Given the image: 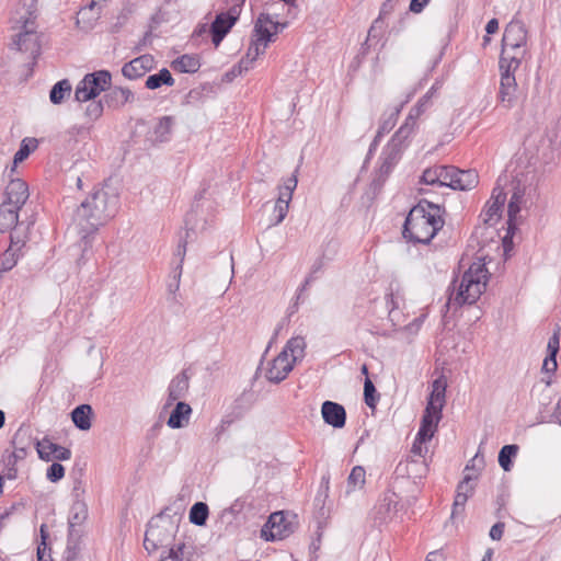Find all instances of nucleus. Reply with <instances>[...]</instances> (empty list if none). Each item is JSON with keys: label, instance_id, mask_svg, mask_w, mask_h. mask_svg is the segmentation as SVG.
I'll return each instance as SVG.
<instances>
[{"label": "nucleus", "instance_id": "f257e3e1", "mask_svg": "<svg viewBox=\"0 0 561 561\" xmlns=\"http://www.w3.org/2000/svg\"><path fill=\"white\" fill-rule=\"evenodd\" d=\"M118 207L119 195L114 188L96 187L77 207L73 222L85 234L95 232L116 215Z\"/></svg>", "mask_w": 561, "mask_h": 561}, {"label": "nucleus", "instance_id": "f03ea898", "mask_svg": "<svg viewBox=\"0 0 561 561\" xmlns=\"http://www.w3.org/2000/svg\"><path fill=\"white\" fill-rule=\"evenodd\" d=\"M440 206L426 199L413 206L405 217L402 236L409 242L428 244L444 226Z\"/></svg>", "mask_w": 561, "mask_h": 561}, {"label": "nucleus", "instance_id": "7ed1b4c3", "mask_svg": "<svg viewBox=\"0 0 561 561\" xmlns=\"http://www.w3.org/2000/svg\"><path fill=\"white\" fill-rule=\"evenodd\" d=\"M489 276L484 263H472L463 273L459 285L456 287V282L453 283L454 289L448 302L455 301L459 306L474 304L485 290Z\"/></svg>", "mask_w": 561, "mask_h": 561}, {"label": "nucleus", "instance_id": "20e7f679", "mask_svg": "<svg viewBox=\"0 0 561 561\" xmlns=\"http://www.w3.org/2000/svg\"><path fill=\"white\" fill-rule=\"evenodd\" d=\"M169 508L161 511L158 515L152 517L145 533L144 547L151 553L159 548H165L170 545L174 536V524L170 518H167L165 512Z\"/></svg>", "mask_w": 561, "mask_h": 561}, {"label": "nucleus", "instance_id": "39448f33", "mask_svg": "<svg viewBox=\"0 0 561 561\" xmlns=\"http://www.w3.org/2000/svg\"><path fill=\"white\" fill-rule=\"evenodd\" d=\"M518 13L506 25L502 38V51L500 58H510L516 56L518 64L525 56V46L527 43V28L522 20L518 19Z\"/></svg>", "mask_w": 561, "mask_h": 561}, {"label": "nucleus", "instance_id": "423d86ee", "mask_svg": "<svg viewBox=\"0 0 561 561\" xmlns=\"http://www.w3.org/2000/svg\"><path fill=\"white\" fill-rule=\"evenodd\" d=\"M298 516L290 512L272 513L262 526L261 538L265 541L283 540L293 535L299 526Z\"/></svg>", "mask_w": 561, "mask_h": 561}, {"label": "nucleus", "instance_id": "0eeeda50", "mask_svg": "<svg viewBox=\"0 0 561 561\" xmlns=\"http://www.w3.org/2000/svg\"><path fill=\"white\" fill-rule=\"evenodd\" d=\"M518 58L516 56L510 58H500L499 68L501 72L500 88L497 99L500 103L511 108L517 100V83L515 71L519 68Z\"/></svg>", "mask_w": 561, "mask_h": 561}, {"label": "nucleus", "instance_id": "6e6552de", "mask_svg": "<svg viewBox=\"0 0 561 561\" xmlns=\"http://www.w3.org/2000/svg\"><path fill=\"white\" fill-rule=\"evenodd\" d=\"M112 85V75L108 70H98L87 73L76 87L75 100L79 103L89 102L107 91Z\"/></svg>", "mask_w": 561, "mask_h": 561}, {"label": "nucleus", "instance_id": "1a4fd4ad", "mask_svg": "<svg viewBox=\"0 0 561 561\" xmlns=\"http://www.w3.org/2000/svg\"><path fill=\"white\" fill-rule=\"evenodd\" d=\"M268 22H271V14L262 12L254 23L251 43L247 51L254 61L265 53L267 45L274 42L273 34L267 27Z\"/></svg>", "mask_w": 561, "mask_h": 561}, {"label": "nucleus", "instance_id": "9d476101", "mask_svg": "<svg viewBox=\"0 0 561 561\" xmlns=\"http://www.w3.org/2000/svg\"><path fill=\"white\" fill-rule=\"evenodd\" d=\"M505 202L506 193L504 190L500 186L494 187L491 198L480 215L484 225L494 226L501 219Z\"/></svg>", "mask_w": 561, "mask_h": 561}, {"label": "nucleus", "instance_id": "9b49d317", "mask_svg": "<svg viewBox=\"0 0 561 561\" xmlns=\"http://www.w3.org/2000/svg\"><path fill=\"white\" fill-rule=\"evenodd\" d=\"M524 196L525 190L517 184L507 205V233L503 239L504 245H506L508 238H512L517 230V218Z\"/></svg>", "mask_w": 561, "mask_h": 561}, {"label": "nucleus", "instance_id": "f8f14e48", "mask_svg": "<svg viewBox=\"0 0 561 561\" xmlns=\"http://www.w3.org/2000/svg\"><path fill=\"white\" fill-rule=\"evenodd\" d=\"M2 202L22 208L28 199V185L21 179H11L4 188Z\"/></svg>", "mask_w": 561, "mask_h": 561}, {"label": "nucleus", "instance_id": "ddd939ff", "mask_svg": "<svg viewBox=\"0 0 561 561\" xmlns=\"http://www.w3.org/2000/svg\"><path fill=\"white\" fill-rule=\"evenodd\" d=\"M294 362L289 360L286 352H280L271 363L266 369V378L273 383H279L294 368Z\"/></svg>", "mask_w": 561, "mask_h": 561}, {"label": "nucleus", "instance_id": "4468645a", "mask_svg": "<svg viewBox=\"0 0 561 561\" xmlns=\"http://www.w3.org/2000/svg\"><path fill=\"white\" fill-rule=\"evenodd\" d=\"M36 450L39 459L45 461H50L53 459L64 461L71 458V450L69 448L53 443L46 437L36 443Z\"/></svg>", "mask_w": 561, "mask_h": 561}, {"label": "nucleus", "instance_id": "2eb2a0df", "mask_svg": "<svg viewBox=\"0 0 561 561\" xmlns=\"http://www.w3.org/2000/svg\"><path fill=\"white\" fill-rule=\"evenodd\" d=\"M399 497L394 492H387L374 508V519L378 524L390 520L398 512Z\"/></svg>", "mask_w": 561, "mask_h": 561}, {"label": "nucleus", "instance_id": "dca6fc26", "mask_svg": "<svg viewBox=\"0 0 561 561\" xmlns=\"http://www.w3.org/2000/svg\"><path fill=\"white\" fill-rule=\"evenodd\" d=\"M153 66L154 58L149 54H145L126 62L122 68V73L127 79L135 80L145 76Z\"/></svg>", "mask_w": 561, "mask_h": 561}, {"label": "nucleus", "instance_id": "f3484780", "mask_svg": "<svg viewBox=\"0 0 561 561\" xmlns=\"http://www.w3.org/2000/svg\"><path fill=\"white\" fill-rule=\"evenodd\" d=\"M322 419L325 424L334 427L342 428L346 423L345 408L333 401H324L321 407Z\"/></svg>", "mask_w": 561, "mask_h": 561}, {"label": "nucleus", "instance_id": "a211bd4d", "mask_svg": "<svg viewBox=\"0 0 561 561\" xmlns=\"http://www.w3.org/2000/svg\"><path fill=\"white\" fill-rule=\"evenodd\" d=\"M16 37L18 38L14 43L19 50L31 51L34 60L41 55L38 35L33 28H27V24H23L22 31L16 35Z\"/></svg>", "mask_w": 561, "mask_h": 561}, {"label": "nucleus", "instance_id": "6ab92c4d", "mask_svg": "<svg viewBox=\"0 0 561 561\" xmlns=\"http://www.w3.org/2000/svg\"><path fill=\"white\" fill-rule=\"evenodd\" d=\"M10 247L0 255V272L11 271L18 263L20 251L24 247L25 241L15 238L13 233L10 236Z\"/></svg>", "mask_w": 561, "mask_h": 561}, {"label": "nucleus", "instance_id": "aec40b11", "mask_svg": "<svg viewBox=\"0 0 561 561\" xmlns=\"http://www.w3.org/2000/svg\"><path fill=\"white\" fill-rule=\"evenodd\" d=\"M190 376L187 375V370H182L170 382L168 388V402L167 404H172L174 401L184 398L190 385Z\"/></svg>", "mask_w": 561, "mask_h": 561}, {"label": "nucleus", "instance_id": "412c9836", "mask_svg": "<svg viewBox=\"0 0 561 561\" xmlns=\"http://www.w3.org/2000/svg\"><path fill=\"white\" fill-rule=\"evenodd\" d=\"M413 133L408 127H400L389 140L386 150L391 152L392 160H399L402 151L409 146Z\"/></svg>", "mask_w": 561, "mask_h": 561}, {"label": "nucleus", "instance_id": "4be33fe9", "mask_svg": "<svg viewBox=\"0 0 561 561\" xmlns=\"http://www.w3.org/2000/svg\"><path fill=\"white\" fill-rule=\"evenodd\" d=\"M134 99V93L127 88H111L104 94L102 101L107 107L117 108Z\"/></svg>", "mask_w": 561, "mask_h": 561}, {"label": "nucleus", "instance_id": "5701e85b", "mask_svg": "<svg viewBox=\"0 0 561 561\" xmlns=\"http://www.w3.org/2000/svg\"><path fill=\"white\" fill-rule=\"evenodd\" d=\"M560 350V329L556 330L549 337L547 345V356L542 363V370L550 374L554 373L558 368L557 355Z\"/></svg>", "mask_w": 561, "mask_h": 561}, {"label": "nucleus", "instance_id": "b1692460", "mask_svg": "<svg viewBox=\"0 0 561 561\" xmlns=\"http://www.w3.org/2000/svg\"><path fill=\"white\" fill-rule=\"evenodd\" d=\"M233 25H230V21L227 20L226 14L219 12L216 14L215 20L209 26V33L211 35V42L215 47H218L224 41L226 35L230 32Z\"/></svg>", "mask_w": 561, "mask_h": 561}, {"label": "nucleus", "instance_id": "393cba45", "mask_svg": "<svg viewBox=\"0 0 561 561\" xmlns=\"http://www.w3.org/2000/svg\"><path fill=\"white\" fill-rule=\"evenodd\" d=\"M26 434L22 428H19L12 437L11 445L13 453L8 457V466H15L19 460H23L27 455L28 443Z\"/></svg>", "mask_w": 561, "mask_h": 561}, {"label": "nucleus", "instance_id": "a878e982", "mask_svg": "<svg viewBox=\"0 0 561 561\" xmlns=\"http://www.w3.org/2000/svg\"><path fill=\"white\" fill-rule=\"evenodd\" d=\"M413 94H414V91L411 92L403 102H401L399 105L392 107L388 114L385 113L382 115L378 130H377V138H382L386 134H388L394 127L397 119L401 113V110L410 101V99L413 96Z\"/></svg>", "mask_w": 561, "mask_h": 561}, {"label": "nucleus", "instance_id": "bb28decb", "mask_svg": "<svg viewBox=\"0 0 561 561\" xmlns=\"http://www.w3.org/2000/svg\"><path fill=\"white\" fill-rule=\"evenodd\" d=\"M191 413L192 408L187 403L178 401L167 421L168 426L174 430L184 427L188 423Z\"/></svg>", "mask_w": 561, "mask_h": 561}, {"label": "nucleus", "instance_id": "cd10ccee", "mask_svg": "<svg viewBox=\"0 0 561 561\" xmlns=\"http://www.w3.org/2000/svg\"><path fill=\"white\" fill-rule=\"evenodd\" d=\"M174 118L172 116H162L153 127L150 140L153 144L167 142L171 138Z\"/></svg>", "mask_w": 561, "mask_h": 561}, {"label": "nucleus", "instance_id": "c85d7f7f", "mask_svg": "<svg viewBox=\"0 0 561 561\" xmlns=\"http://www.w3.org/2000/svg\"><path fill=\"white\" fill-rule=\"evenodd\" d=\"M16 206L9 205L4 202L0 204V231L5 232L12 230L19 224V210Z\"/></svg>", "mask_w": 561, "mask_h": 561}, {"label": "nucleus", "instance_id": "c756f323", "mask_svg": "<svg viewBox=\"0 0 561 561\" xmlns=\"http://www.w3.org/2000/svg\"><path fill=\"white\" fill-rule=\"evenodd\" d=\"M93 410L90 404H80L71 411V420L75 426L80 431H88L92 426Z\"/></svg>", "mask_w": 561, "mask_h": 561}, {"label": "nucleus", "instance_id": "7c9ffc66", "mask_svg": "<svg viewBox=\"0 0 561 561\" xmlns=\"http://www.w3.org/2000/svg\"><path fill=\"white\" fill-rule=\"evenodd\" d=\"M171 67L182 73H195L201 68V60L197 55L184 54L174 59Z\"/></svg>", "mask_w": 561, "mask_h": 561}, {"label": "nucleus", "instance_id": "2f4dec72", "mask_svg": "<svg viewBox=\"0 0 561 561\" xmlns=\"http://www.w3.org/2000/svg\"><path fill=\"white\" fill-rule=\"evenodd\" d=\"M440 420H438V416H430V415H422L421 424L416 434V440L420 443H426L431 440L437 431L438 423Z\"/></svg>", "mask_w": 561, "mask_h": 561}, {"label": "nucleus", "instance_id": "473e14b6", "mask_svg": "<svg viewBox=\"0 0 561 561\" xmlns=\"http://www.w3.org/2000/svg\"><path fill=\"white\" fill-rule=\"evenodd\" d=\"M174 78L167 68L160 69L157 73L150 75L146 79L145 87L149 90H157L162 85L172 87Z\"/></svg>", "mask_w": 561, "mask_h": 561}, {"label": "nucleus", "instance_id": "72a5a7b5", "mask_svg": "<svg viewBox=\"0 0 561 561\" xmlns=\"http://www.w3.org/2000/svg\"><path fill=\"white\" fill-rule=\"evenodd\" d=\"M456 190L468 191L479 182V175L476 170H460L457 168L456 171Z\"/></svg>", "mask_w": 561, "mask_h": 561}, {"label": "nucleus", "instance_id": "f704fd0d", "mask_svg": "<svg viewBox=\"0 0 561 561\" xmlns=\"http://www.w3.org/2000/svg\"><path fill=\"white\" fill-rule=\"evenodd\" d=\"M305 350H306L305 337L298 335V336H294V337L289 339L282 352H286V354L288 356L290 355L291 356L290 360L294 362V364H295L297 360L304 358Z\"/></svg>", "mask_w": 561, "mask_h": 561}, {"label": "nucleus", "instance_id": "c9c22d12", "mask_svg": "<svg viewBox=\"0 0 561 561\" xmlns=\"http://www.w3.org/2000/svg\"><path fill=\"white\" fill-rule=\"evenodd\" d=\"M71 93V84L68 79H62L56 82L49 92V100L53 104L58 105L61 104L66 96H69Z\"/></svg>", "mask_w": 561, "mask_h": 561}, {"label": "nucleus", "instance_id": "e433bc0d", "mask_svg": "<svg viewBox=\"0 0 561 561\" xmlns=\"http://www.w3.org/2000/svg\"><path fill=\"white\" fill-rule=\"evenodd\" d=\"M209 516L208 505L204 502H196L188 513L190 523L196 526H205Z\"/></svg>", "mask_w": 561, "mask_h": 561}, {"label": "nucleus", "instance_id": "4c0bfd02", "mask_svg": "<svg viewBox=\"0 0 561 561\" xmlns=\"http://www.w3.org/2000/svg\"><path fill=\"white\" fill-rule=\"evenodd\" d=\"M37 148V140L35 138H24L20 145L19 150L14 153L13 165L10 170L11 173L15 171L18 163L23 162L27 157Z\"/></svg>", "mask_w": 561, "mask_h": 561}, {"label": "nucleus", "instance_id": "58836bf2", "mask_svg": "<svg viewBox=\"0 0 561 561\" xmlns=\"http://www.w3.org/2000/svg\"><path fill=\"white\" fill-rule=\"evenodd\" d=\"M519 447L515 444L504 445L497 456L499 465L504 471H510L513 467V459L516 457Z\"/></svg>", "mask_w": 561, "mask_h": 561}, {"label": "nucleus", "instance_id": "ea45409f", "mask_svg": "<svg viewBox=\"0 0 561 561\" xmlns=\"http://www.w3.org/2000/svg\"><path fill=\"white\" fill-rule=\"evenodd\" d=\"M296 173L297 170L289 178H287L282 185L278 186V202H284L287 204L290 203L293 193L296 190L298 183Z\"/></svg>", "mask_w": 561, "mask_h": 561}, {"label": "nucleus", "instance_id": "a19ab883", "mask_svg": "<svg viewBox=\"0 0 561 561\" xmlns=\"http://www.w3.org/2000/svg\"><path fill=\"white\" fill-rule=\"evenodd\" d=\"M296 173L297 170L289 178H287L282 185L278 186V202H284L287 204L290 203L293 193L296 190L298 183Z\"/></svg>", "mask_w": 561, "mask_h": 561}, {"label": "nucleus", "instance_id": "79ce46f5", "mask_svg": "<svg viewBox=\"0 0 561 561\" xmlns=\"http://www.w3.org/2000/svg\"><path fill=\"white\" fill-rule=\"evenodd\" d=\"M456 171L453 165H438L439 186H447L456 190Z\"/></svg>", "mask_w": 561, "mask_h": 561}, {"label": "nucleus", "instance_id": "37998d69", "mask_svg": "<svg viewBox=\"0 0 561 561\" xmlns=\"http://www.w3.org/2000/svg\"><path fill=\"white\" fill-rule=\"evenodd\" d=\"M365 469L362 466H356L352 469L347 478V493L355 489H362L365 484Z\"/></svg>", "mask_w": 561, "mask_h": 561}, {"label": "nucleus", "instance_id": "c03bdc74", "mask_svg": "<svg viewBox=\"0 0 561 561\" xmlns=\"http://www.w3.org/2000/svg\"><path fill=\"white\" fill-rule=\"evenodd\" d=\"M39 533H41V542L37 546V553H36L37 561H53L50 553H48V554L46 553L47 550L50 551V549L48 548V545H47L49 534H48V530H47V527L45 524L41 525Z\"/></svg>", "mask_w": 561, "mask_h": 561}, {"label": "nucleus", "instance_id": "a18cd8bd", "mask_svg": "<svg viewBox=\"0 0 561 561\" xmlns=\"http://www.w3.org/2000/svg\"><path fill=\"white\" fill-rule=\"evenodd\" d=\"M447 383L444 378H437L432 383V391L428 397V401L445 404V393Z\"/></svg>", "mask_w": 561, "mask_h": 561}, {"label": "nucleus", "instance_id": "49530a36", "mask_svg": "<svg viewBox=\"0 0 561 561\" xmlns=\"http://www.w3.org/2000/svg\"><path fill=\"white\" fill-rule=\"evenodd\" d=\"M378 400H379V394L377 392V389H376L374 382L370 380L369 377H366L365 382H364V401H365V403L367 404V407L375 409Z\"/></svg>", "mask_w": 561, "mask_h": 561}, {"label": "nucleus", "instance_id": "de8ad7c7", "mask_svg": "<svg viewBox=\"0 0 561 561\" xmlns=\"http://www.w3.org/2000/svg\"><path fill=\"white\" fill-rule=\"evenodd\" d=\"M87 518V506L84 503H76L71 508V516L69 517L68 529H77L76 526L80 525Z\"/></svg>", "mask_w": 561, "mask_h": 561}, {"label": "nucleus", "instance_id": "09e8293b", "mask_svg": "<svg viewBox=\"0 0 561 561\" xmlns=\"http://www.w3.org/2000/svg\"><path fill=\"white\" fill-rule=\"evenodd\" d=\"M227 2L229 4V8L227 11H224L222 13L226 14L227 20L230 21V25H234L239 20L245 0H227Z\"/></svg>", "mask_w": 561, "mask_h": 561}, {"label": "nucleus", "instance_id": "8fccbe9b", "mask_svg": "<svg viewBox=\"0 0 561 561\" xmlns=\"http://www.w3.org/2000/svg\"><path fill=\"white\" fill-rule=\"evenodd\" d=\"M103 111H104L103 101L102 100L95 101V99H94V100H91L90 103L87 105V107L84 110V115L89 121L94 122L102 116Z\"/></svg>", "mask_w": 561, "mask_h": 561}, {"label": "nucleus", "instance_id": "3c124183", "mask_svg": "<svg viewBox=\"0 0 561 561\" xmlns=\"http://www.w3.org/2000/svg\"><path fill=\"white\" fill-rule=\"evenodd\" d=\"M329 489H330V474H323L321 478V483L319 491L314 497V503L317 506H323L325 500L329 496Z\"/></svg>", "mask_w": 561, "mask_h": 561}, {"label": "nucleus", "instance_id": "603ef678", "mask_svg": "<svg viewBox=\"0 0 561 561\" xmlns=\"http://www.w3.org/2000/svg\"><path fill=\"white\" fill-rule=\"evenodd\" d=\"M65 477V467L59 462H53L46 471V478L56 483Z\"/></svg>", "mask_w": 561, "mask_h": 561}, {"label": "nucleus", "instance_id": "864d4df0", "mask_svg": "<svg viewBox=\"0 0 561 561\" xmlns=\"http://www.w3.org/2000/svg\"><path fill=\"white\" fill-rule=\"evenodd\" d=\"M288 207H289V204L276 201L274 210H273V220L271 224L272 226H276L285 219V217L288 213Z\"/></svg>", "mask_w": 561, "mask_h": 561}, {"label": "nucleus", "instance_id": "5fc2aeb1", "mask_svg": "<svg viewBox=\"0 0 561 561\" xmlns=\"http://www.w3.org/2000/svg\"><path fill=\"white\" fill-rule=\"evenodd\" d=\"M186 243H187L186 239H181L178 244L176 251L174 253V256L179 259V263L175 266V272H176L175 277L178 278V280L180 279L181 274H182L183 261H184L185 253H186Z\"/></svg>", "mask_w": 561, "mask_h": 561}, {"label": "nucleus", "instance_id": "6e6d98bb", "mask_svg": "<svg viewBox=\"0 0 561 561\" xmlns=\"http://www.w3.org/2000/svg\"><path fill=\"white\" fill-rule=\"evenodd\" d=\"M67 547L78 554L81 551V534L78 529H68Z\"/></svg>", "mask_w": 561, "mask_h": 561}, {"label": "nucleus", "instance_id": "4d7b16f0", "mask_svg": "<svg viewBox=\"0 0 561 561\" xmlns=\"http://www.w3.org/2000/svg\"><path fill=\"white\" fill-rule=\"evenodd\" d=\"M476 479L477 478L471 474H466L463 479L458 483L456 491L461 492L468 497L472 496L474 493V485L471 484V481Z\"/></svg>", "mask_w": 561, "mask_h": 561}, {"label": "nucleus", "instance_id": "13d9d810", "mask_svg": "<svg viewBox=\"0 0 561 561\" xmlns=\"http://www.w3.org/2000/svg\"><path fill=\"white\" fill-rule=\"evenodd\" d=\"M468 496L462 494L461 492L456 491L453 510H451V517L455 518L459 515H461L465 512V506L468 501Z\"/></svg>", "mask_w": 561, "mask_h": 561}, {"label": "nucleus", "instance_id": "bf43d9fd", "mask_svg": "<svg viewBox=\"0 0 561 561\" xmlns=\"http://www.w3.org/2000/svg\"><path fill=\"white\" fill-rule=\"evenodd\" d=\"M420 182L427 185L439 186L438 165L434 168H427L426 170H424Z\"/></svg>", "mask_w": 561, "mask_h": 561}, {"label": "nucleus", "instance_id": "052dcab7", "mask_svg": "<svg viewBox=\"0 0 561 561\" xmlns=\"http://www.w3.org/2000/svg\"><path fill=\"white\" fill-rule=\"evenodd\" d=\"M184 547H185V545L181 543V545H178L176 547L170 548L168 550L167 554H163V553L161 554L159 561H180V560H182Z\"/></svg>", "mask_w": 561, "mask_h": 561}, {"label": "nucleus", "instance_id": "680f3d73", "mask_svg": "<svg viewBox=\"0 0 561 561\" xmlns=\"http://www.w3.org/2000/svg\"><path fill=\"white\" fill-rule=\"evenodd\" d=\"M385 154H386V157H385L382 164L380 165L378 176H385V180H387V176L390 174L393 165L398 162V160H392L391 152H389L387 150L385 151Z\"/></svg>", "mask_w": 561, "mask_h": 561}, {"label": "nucleus", "instance_id": "e2e57ef3", "mask_svg": "<svg viewBox=\"0 0 561 561\" xmlns=\"http://www.w3.org/2000/svg\"><path fill=\"white\" fill-rule=\"evenodd\" d=\"M433 90L434 88L426 92V94H424L410 111L414 112L415 115L420 116L427 107L430 100L433 95Z\"/></svg>", "mask_w": 561, "mask_h": 561}, {"label": "nucleus", "instance_id": "0e129e2a", "mask_svg": "<svg viewBox=\"0 0 561 561\" xmlns=\"http://www.w3.org/2000/svg\"><path fill=\"white\" fill-rule=\"evenodd\" d=\"M444 405L442 403L433 402L427 400V404L425 407V410L423 412L424 415L430 416H438V420H442V412H443Z\"/></svg>", "mask_w": 561, "mask_h": 561}, {"label": "nucleus", "instance_id": "69168bd1", "mask_svg": "<svg viewBox=\"0 0 561 561\" xmlns=\"http://www.w3.org/2000/svg\"><path fill=\"white\" fill-rule=\"evenodd\" d=\"M397 1L398 0H387L382 3L379 12V18L374 22V24L369 28L368 35L371 34V32L375 30V24L378 23L382 16L388 15L392 12Z\"/></svg>", "mask_w": 561, "mask_h": 561}, {"label": "nucleus", "instance_id": "338daca9", "mask_svg": "<svg viewBox=\"0 0 561 561\" xmlns=\"http://www.w3.org/2000/svg\"><path fill=\"white\" fill-rule=\"evenodd\" d=\"M505 529V524L503 522L495 523L489 533V536L492 540H500L503 537Z\"/></svg>", "mask_w": 561, "mask_h": 561}, {"label": "nucleus", "instance_id": "774afa93", "mask_svg": "<svg viewBox=\"0 0 561 561\" xmlns=\"http://www.w3.org/2000/svg\"><path fill=\"white\" fill-rule=\"evenodd\" d=\"M385 300H386V308L388 309V317L391 321H393L392 313H393L394 309H397L399 307L397 298L394 297V295L392 293H390V294L386 295Z\"/></svg>", "mask_w": 561, "mask_h": 561}]
</instances>
